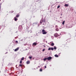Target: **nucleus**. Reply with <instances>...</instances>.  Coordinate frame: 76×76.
<instances>
[{"label": "nucleus", "instance_id": "obj_1", "mask_svg": "<svg viewBox=\"0 0 76 76\" xmlns=\"http://www.w3.org/2000/svg\"><path fill=\"white\" fill-rule=\"evenodd\" d=\"M40 25L42 23V25H45V23H46L45 20H41L40 21Z\"/></svg>", "mask_w": 76, "mask_h": 76}, {"label": "nucleus", "instance_id": "obj_2", "mask_svg": "<svg viewBox=\"0 0 76 76\" xmlns=\"http://www.w3.org/2000/svg\"><path fill=\"white\" fill-rule=\"evenodd\" d=\"M42 34H43L44 35L47 34V31H45V30L44 29L42 30Z\"/></svg>", "mask_w": 76, "mask_h": 76}, {"label": "nucleus", "instance_id": "obj_3", "mask_svg": "<svg viewBox=\"0 0 76 76\" xmlns=\"http://www.w3.org/2000/svg\"><path fill=\"white\" fill-rule=\"evenodd\" d=\"M23 28H22V26H20L19 27L18 29L19 30V31H21V30H22Z\"/></svg>", "mask_w": 76, "mask_h": 76}, {"label": "nucleus", "instance_id": "obj_4", "mask_svg": "<svg viewBox=\"0 0 76 76\" xmlns=\"http://www.w3.org/2000/svg\"><path fill=\"white\" fill-rule=\"evenodd\" d=\"M54 36L55 37H57L58 36V34L57 33H56L54 34Z\"/></svg>", "mask_w": 76, "mask_h": 76}, {"label": "nucleus", "instance_id": "obj_5", "mask_svg": "<svg viewBox=\"0 0 76 76\" xmlns=\"http://www.w3.org/2000/svg\"><path fill=\"white\" fill-rule=\"evenodd\" d=\"M51 58H52L51 57H49L48 58H47V59L48 60H51Z\"/></svg>", "mask_w": 76, "mask_h": 76}, {"label": "nucleus", "instance_id": "obj_6", "mask_svg": "<svg viewBox=\"0 0 76 76\" xmlns=\"http://www.w3.org/2000/svg\"><path fill=\"white\" fill-rule=\"evenodd\" d=\"M37 45V43L36 42H34L33 44V46H34L33 45Z\"/></svg>", "mask_w": 76, "mask_h": 76}, {"label": "nucleus", "instance_id": "obj_7", "mask_svg": "<svg viewBox=\"0 0 76 76\" xmlns=\"http://www.w3.org/2000/svg\"><path fill=\"white\" fill-rule=\"evenodd\" d=\"M19 48H17L15 49L14 50V51H18L19 50Z\"/></svg>", "mask_w": 76, "mask_h": 76}, {"label": "nucleus", "instance_id": "obj_8", "mask_svg": "<svg viewBox=\"0 0 76 76\" xmlns=\"http://www.w3.org/2000/svg\"><path fill=\"white\" fill-rule=\"evenodd\" d=\"M64 6H65V7H68V6H69V4H65Z\"/></svg>", "mask_w": 76, "mask_h": 76}, {"label": "nucleus", "instance_id": "obj_9", "mask_svg": "<svg viewBox=\"0 0 76 76\" xmlns=\"http://www.w3.org/2000/svg\"><path fill=\"white\" fill-rule=\"evenodd\" d=\"M14 18H15V21H17V20H18V18H16V17H15Z\"/></svg>", "mask_w": 76, "mask_h": 76}, {"label": "nucleus", "instance_id": "obj_10", "mask_svg": "<svg viewBox=\"0 0 76 76\" xmlns=\"http://www.w3.org/2000/svg\"><path fill=\"white\" fill-rule=\"evenodd\" d=\"M23 66V65L22 64H20L19 66V67H22Z\"/></svg>", "mask_w": 76, "mask_h": 76}, {"label": "nucleus", "instance_id": "obj_11", "mask_svg": "<svg viewBox=\"0 0 76 76\" xmlns=\"http://www.w3.org/2000/svg\"><path fill=\"white\" fill-rule=\"evenodd\" d=\"M30 63V62L29 61H27L26 63L27 64H29V63Z\"/></svg>", "mask_w": 76, "mask_h": 76}, {"label": "nucleus", "instance_id": "obj_12", "mask_svg": "<svg viewBox=\"0 0 76 76\" xmlns=\"http://www.w3.org/2000/svg\"><path fill=\"white\" fill-rule=\"evenodd\" d=\"M55 56L56 57H58V56L57 55H55Z\"/></svg>", "mask_w": 76, "mask_h": 76}, {"label": "nucleus", "instance_id": "obj_13", "mask_svg": "<svg viewBox=\"0 0 76 76\" xmlns=\"http://www.w3.org/2000/svg\"><path fill=\"white\" fill-rule=\"evenodd\" d=\"M52 46H54V43H52L51 44Z\"/></svg>", "mask_w": 76, "mask_h": 76}, {"label": "nucleus", "instance_id": "obj_14", "mask_svg": "<svg viewBox=\"0 0 76 76\" xmlns=\"http://www.w3.org/2000/svg\"><path fill=\"white\" fill-rule=\"evenodd\" d=\"M19 15H17L16 16V17H17V18H19Z\"/></svg>", "mask_w": 76, "mask_h": 76}, {"label": "nucleus", "instance_id": "obj_15", "mask_svg": "<svg viewBox=\"0 0 76 76\" xmlns=\"http://www.w3.org/2000/svg\"><path fill=\"white\" fill-rule=\"evenodd\" d=\"M47 58H45L43 59V60L44 61H45V60H47Z\"/></svg>", "mask_w": 76, "mask_h": 76}, {"label": "nucleus", "instance_id": "obj_16", "mask_svg": "<svg viewBox=\"0 0 76 76\" xmlns=\"http://www.w3.org/2000/svg\"><path fill=\"white\" fill-rule=\"evenodd\" d=\"M20 64H21L22 63V61L20 60Z\"/></svg>", "mask_w": 76, "mask_h": 76}, {"label": "nucleus", "instance_id": "obj_17", "mask_svg": "<svg viewBox=\"0 0 76 76\" xmlns=\"http://www.w3.org/2000/svg\"><path fill=\"white\" fill-rule=\"evenodd\" d=\"M65 22V21H64L63 22H62V25H64Z\"/></svg>", "mask_w": 76, "mask_h": 76}, {"label": "nucleus", "instance_id": "obj_18", "mask_svg": "<svg viewBox=\"0 0 76 76\" xmlns=\"http://www.w3.org/2000/svg\"><path fill=\"white\" fill-rule=\"evenodd\" d=\"M54 50H56L57 49V48H56V46H54Z\"/></svg>", "mask_w": 76, "mask_h": 76}, {"label": "nucleus", "instance_id": "obj_19", "mask_svg": "<svg viewBox=\"0 0 76 76\" xmlns=\"http://www.w3.org/2000/svg\"><path fill=\"white\" fill-rule=\"evenodd\" d=\"M51 50H54V48H51Z\"/></svg>", "mask_w": 76, "mask_h": 76}, {"label": "nucleus", "instance_id": "obj_20", "mask_svg": "<svg viewBox=\"0 0 76 76\" xmlns=\"http://www.w3.org/2000/svg\"><path fill=\"white\" fill-rule=\"evenodd\" d=\"M56 31H58V28L56 29Z\"/></svg>", "mask_w": 76, "mask_h": 76}, {"label": "nucleus", "instance_id": "obj_21", "mask_svg": "<svg viewBox=\"0 0 76 76\" xmlns=\"http://www.w3.org/2000/svg\"><path fill=\"white\" fill-rule=\"evenodd\" d=\"M40 72H42V69H40Z\"/></svg>", "mask_w": 76, "mask_h": 76}, {"label": "nucleus", "instance_id": "obj_22", "mask_svg": "<svg viewBox=\"0 0 76 76\" xmlns=\"http://www.w3.org/2000/svg\"><path fill=\"white\" fill-rule=\"evenodd\" d=\"M60 5H58V7H57V8L58 9L60 8Z\"/></svg>", "mask_w": 76, "mask_h": 76}, {"label": "nucleus", "instance_id": "obj_23", "mask_svg": "<svg viewBox=\"0 0 76 76\" xmlns=\"http://www.w3.org/2000/svg\"><path fill=\"white\" fill-rule=\"evenodd\" d=\"M24 57H23L21 59V60H23Z\"/></svg>", "mask_w": 76, "mask_h": 76}, {"label": "nucleus", "instance_id": "obj_24", "mask_svg": "<svg viewBox=\"0 0 76 76\" xmlns=\"http://www.w3.org/2000/svg\"><path fill=\"white\" fill-rule=\"evenodd\" d=\"M29 58H30V59H31V58H32V56L29 57Z\"/></svg>", "mask_w": 76, "mask_h": 76}, {"label": "nucleus", "instance_id": "obj_25", "mask_svg": "<svg viewBox=\"0 0 76 76\" xmlns=\"http://www.w3.org/2000/svg\"><path fill=\"white\" fill-rule=\"evenodd\" d=\"M48 50H51V48H49L48 49Z\"/></svg>", "mask_w": 76, "mask_h": 76}, {"label": "nucleus", "instance_id": "obj_26", "mask_svg": "<svg viewBox=\"0 0 76 76\" xmlns=\"http://www.w3.org/2000/svg\"><path fill=\"white\" fill-rule=\"evenodd\" d=\"M42 51H45V49H44Z\"/></svg>", "mask_w": 76, "mask_h": 76}, {"label": "nucleus", "instance_id": "obj_27", "mask_svg": "<svg viewBox=\"0 0 76 76\" xmlns=\"http://www.w3.org/2000/svg\"><path fill=\"white\" fill-rule=\"evenodd\" d=\"M46 68H47V66H45V68L46 69Z\"/></svg>", "mask_w": 76, "mask_h": 76}, {"label": "nucleus", "instance_id": "obj_28", "mask_svg": "<svg viewBox=\"0 0 76 76\" xmlns=\"http://www.w3.org/2000/svg\"><path fill=\"white\" fill-rule=\"evenodd\" d=\"M16 43H18V41H16Z\"/></svg>", "mask_w": 76, "mask_h": 76}, {"label": "nucleus", "instance_id": "obj_29", "mask_svg": "<svg viewBox=\"0 0 76 76\" xmlns=\"http://www.w3.org/2000/svg\"><path fill=\"white\" fill-rule=\"evenodd\" d=\"M43 47H45V45H44Z\"/></svg>", "mask_w": 76, "mask_h": 76}, {"label": "nucleus", "instance_id": "obj_30", "mask_svg": "<svg viewBox=\"0 0 76 76\" xmlns=\"http://www.w3.org/2000/svg\"><path fill=\"white\" fill-rule=\"evenodd\" d=\"M71 28V27H69L68 28Z\"/></svg>", "mask_w": 76, "mask_h": 76}, {"label": "nucleus", "instance_id": "obj_31", "mask_svg": "<svg viewBox=\"0 0 76 76\" xmlns=\"http://www.w3.org/2000/svg\"><path fill=\"white\" fill-rule=\"evenodd\" d=\"M60 18H62V17H60Z\"/></svg>", "mask_w": 76, "mask_h": 76}, {"label": "nucleus", "instance_id": "obj_32", "mask_svg": "<svg viewBox=\"0 0 76 76\" xmlns=\"http://www.w3.org/2000/svg\"><path fill=\"white\" fill-rule=\"evenodd\" d=\"M0 1H1V0H0Z\"/></svg>", "mask_w": 76, "mask_h": 76}, {"label": "nucleus", "instance_id": "obj_33", "mask_svg": "<svg viewBox=\"0 0 76 76\" xmlns=\"http://www.w3.org/2000/svg\"><path fill=\"white\" fill-rule=\"evenodd\" d=\"M17 68H18V67H17Z\"/></svg>", "mask_w": 76, "mask_h": 76}]
</instances>
